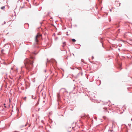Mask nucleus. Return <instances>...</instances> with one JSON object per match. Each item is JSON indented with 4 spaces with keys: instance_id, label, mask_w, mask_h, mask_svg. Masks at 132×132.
<instances>
[{
    "instance_id": "obj_1",
    "label": "nucleus",
    "mask_w": 132,
    "mask_h": 132,
    "mask_svg": "<svg viewBox=\"0 0 132 132\" xmlns=\"http://www.w3.org/2000/svg\"><path fill=\"white\" fill-rule=\"evenodd\" d=\"M33 57H31L30 59H27L25 60L24 62L27 69L30 70L32 68L33 65Z\"/></svg>"
},
{
    "instance_id": "obj_2",
    "label": "nucleus",
    "mask_w": 132,
    "mask_h": 132,
    "mask_svg": "<svg viewBox=\"0 0 132 132\" xmlns=\"http://www.w3.org/2000/svg\"><path fill=\"white\" fill-rule=\"evenodd\" d=\"M41 36V35H40L38 34L36 36V39L35 40V44H37V42L38 41V39H37L38 38Z\"/></svg>"
},
{
    "instance_id": "obj_3",
    "label": "nucleus",
    "mask_w": 132,
    "mask_h": 132,
    "mask_svg": "<svg viewBox=\"0 0 132 132\" xmlns=\"http://www.w3.org/2000/svg\"><path fill=\"white\" fill-rule=\"evenodd\" d=\"M72 40L73 42H75L76 41V40L74 39H72Z\"/></svg>"
},
{
    "instance_id": "obj_4",
    "label": "nucleus",
    "mask_w": 132,
    "mask_h": 132,
    "mask_svg": "<svg viewBox=\"0 0 132 132\" xmlns=\"http://www.w3.org/2000/svg\"><path fill=\"white\" fill-rule=\"evenodd\" d=\"M4 8H5V6H2L1 7V9L3 10L4 9Z\"/></svg>"
},
{
    "instance_id": "obj_5",
    "label": "nucleus",
    "mask_w": 132,
    "mask_h": 132,
    "mask_svg": "<svg viewBox=\"0 0 132 132\" xmlns=\"http://www.w3.org/2000/svg\"><path fill=\"white\" fill-rule=\"evenodd\" d=\"M100 3H101L102 0H98Z\"/></svg>"
},
{
    "instance_id": "obj_6",
    "label": "nucleus",
    "mask_w": 132,
    "mask_h": 132,
    "mask_svg": "<svg viewBox=\"0 0 132 132\" xmlns=\"http://www.w3.org/2000/svg\"><path fill=\"white\" fill-rule=\"evenodd\" d=\"M63 44L65 45V42H64L63 43Z\"/></svg>"
},
{
    "instance_id": "obj_7",
    "label": "nucleus",
    "mask_w": 132,
    "mask_h": 132,
    "mask_svg": "<svg viewBox=\"0 0 132 132\" xmlns=\"http://www.w3.org/2000/svg\"><path fill=\"white\" fill-rule=\"evenodd\" d=\"M26 97H24V100H25V101H26Z\"/></svg>"
},
{
    "instance_id": "obj_8",
    "label": "nucleus",
    "mask_w": 132,
    "mask_h": 132,
    "mask_svg": "<svg viewBox=\"0 0 132 132\" xmlns=\"http://www.w3.org/2000/svg\"><path fill=\"white\" fill-rule=\"evenodd\" d=\"M65 45H63V46H62V47H64Z\"/></svg>"
},
{
    "instance_id": "obj_9",
    "label": "nucleus",
    "mask_w": 132,
    "mask_h": 132,
    "mask_svg": "<svg viewBox=\"0 0 132 132\" xmlns=\"http://www.w3.org/2000/svg\"><path fill=\"white\" fill-rule=\"evenodd\" d=\"M46 70H45V72H46Z\"/></svg>"
},
{
    "instance_id": "obj_10",
    "label": "nucleus",
    "mask_w": 132,
    "mask_h": 132,
    "mask_svg": "<svg viewBox=\"0 0 132 132\" xmlns=\"http://www.w3.org/2000/svg\"><path fill=\"white\" fill-rule=\"evenodd\" d=\"M5 106V107H6V106H5H5Z\"/></svg>"
}]
</instances>
